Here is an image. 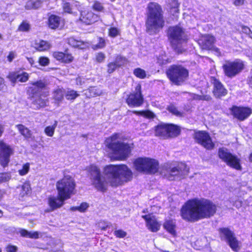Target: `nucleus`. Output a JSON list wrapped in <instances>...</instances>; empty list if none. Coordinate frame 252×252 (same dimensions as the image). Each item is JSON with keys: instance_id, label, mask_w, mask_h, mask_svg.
Listing matches in <instances>:
<instances>
[{"instance_id": "obj_1", "label": "nucleus", "mask_w": 252, "mask_h": 252, "mask_svg": "<svg viewBox=\"0 0 252 252\" xmlns=\"http://www.w3.org/2000/svg\"><path fill=\"white\" fill-rule=\"evenodd\" d=\"M89 171L93 185L101 191L106 189L108 183L112 187H116L132 178L131 171L125 164L105 166L103 171L104 177L101 176L99 169L95 165H91Z\"/></svg>"}, {"instance_id": "obj_2", "label": "nucleus", "mask_w": 252, "mask_h": 252, "mask_svg": "<svg viewBox=\"0 0 252 252\" xmlns=\"http://www.w3.org/2000/svg\"><path fill=\"white\" fill-rule=\"evenodd\" d=\"M216 206L206 199H193L188 201L182 208V218L189 222L210 218L215 214Z\"/></svg>"}, {"instance_id": "obj_3", "label": "nucleus", "mask_w": 252, "mask_h": 252, "mask_svg": "<svg viewBox=\"0 0 252 252\" xmlns=\"http://www.w3.org/2000/svg\"><path fill=\"white\" fill-rule=\"evenodd\" d=\"M165 24L162 6L158 2H149L145 20L146 32L150 34H157L164 27Z\"/></svg>"}, {"instance_id": "obj_4", "label": "nucleus", "mask_w": 252, "mask_h": 252, "mask_svg": "<svg viewBox=\"0 0 252 252\" xmlns=\"http://www.w3.org/2000/svg\"><path fill=\"white\" fill-rule=\"evenodd\" d=\"M121 135L120 133L114 132L104 140V144L110 158H128L131 154L133 143L119 141Z\"/></svg>"}, {"instance_id": "obj_5", "label": "nucleus", "mask_w": 252, "mask_h": 252, "mask_svg": "<svg viewBox=\"0 0 252 252\" xmlns=\"http://www.w3.org/2000/svg\"><path fill=\"white\" fill-rule=\"evenodd\" d=\"M32 86L28 87L27 94L29 99L32 100V104L36 106L37 109L44 108L47 105L49 100L47 97L49 92H41V90L46 87L47 84L41 80L31 83Z\"/></svg>"}, {"instance_id": "obj_6", "label": "nucleus", "mask_w": 252, "mask_h": 252, "mask_svg": "<svg viewBox=\"0 0 252 252\" xmlns=\"http://www.w3.org/2000/svg\"><path fill=\"white\" fill-rule=\"evenodd\" d=\"M167 36L171 47L176 53L182 54L185 51L182 44L187 42L188 36L183 27L179 24L169 27Z\"/></svg>"}, {"instance_id": "obj_7", "label": "nucleus", "mask_w": 252, "mask_h": 252, "mask_svg": "<svg viewBox=\"0 0 252 252\" xmlns=\"http://www.w3.org/2000/svg\"><path fill=\"white\" fill-rule=\"evenodd\" d=\"M166 77L170 82L176 86H181L188 79L189 70L184 66L179 64H173L166 70Z\"/></svg>"}, {"instance_id": "obj_8", "label": "nucleus", "mask_w": 252, "mask_h": 252, "mask_svg": "<svg viewBox=\"0 0 252 252\" xmlns=\"http://www.w3.org/2000/svg\"><path fill=\"white\" fill-rule=\"evenodd\" d=\"M75 187L74 179L70 175L64 176L56 184L58 195L62 196L66 200L69 199L75 193Z\"/></svg>"}, {"instance_id": "obj_9", "label": "nucleus", "mask_w": 252, "mask_h": 252, "mask_svg": "<svg viewBox=\"0 0 252 252\" xmlns=\"http://www.w3.org/2000/svg\"><path fill=\"white\" fill-rule=\"evenodd\" d=\"M155 135L163 139L174 138L181 132V127L173 124H161L155 126Z\"/></svg>"}, {"instance_id": "obj_10", "label": "nucleus", "mask_w": 252, "mask_h": 252, "mask_svg": "<svg viewBox=\"0 0 252 252\" xmlns=\"http://www.w3.org/2000/svg\"><path fill=\"white\" fill-rule=\"evenodd\" d=\"M133 164L137 171L148 174H155L159 169V163L155 158H136Z\"/></svg>"}, {"instance_id": "obj_11", "label": "nucleus", "mask_w": 252, "mask_h": 252, "mask_svg": "<svg viewBox=\"0 0 252 252\" xmlns=\"http://www.w3.org/2000/svg\"><path fill=\"white\" fill-rule=\"evenodd\" d=\"M245 67L244 62L240 59L226 61L221 67L224 75L230 79L235 77L241 73Z\"/></svg>"}, {"instance_id": "obj_12", "label": "nucleus", "mask_w": 252, "mask_h": 252, "mask_svg": "<svg viewBox=\"0 0 252 252\" xmlns=\"http://www.w3.org/2000/svg\"><path fill=\"white\" fill-rule=\"evenodd\" d=\"M189 167L183 162L179 163L177 166L164 165L161 170V174L169 180H174L178 178L179 175L187 174Z\"/></svg>"}, {"instance_id": "obj_13", "label": "nucleus", "mask_w": 252, "mask_h": 252, "mask_svg": "<svg viewBox=\"0 0 252 252\" xmlns=\"http://www.w3.org/2000/svg\"><path fill=\"white\" fill-rule=\"evenodd\" d=\"M125 100L130 108L140 107L144 104V97L142 94L141 84H137L136 85L134 91H132L127 94Z\"/></svg>"}, {"instance_id": "obj_14", "label": "nucleus", "mask_w": 252, "mask_h": 252, "mask_svg": "<svg viewBox=\"0 0 252 252\" xmlns=\"http://www.w3.org/2000/svg\"><path fill=\"white\" fill-rule=\"evenodd\" d=\"M193 138L195 141L207 150H213L215 146L209 133L204 130L194 132Z\"/></svg>"}, {"instance_id": "obj_15", "label": "nucleus", "mask_w": 252, "mask_h": 252, "mask_svg": "<svg viewBox=\"0 0 252 252\" xmlns=\"http://www.w3.org/2000/svg\"><path fill=\"white\" fill-rule=\"evenodd\" d=\"M220 232L221 239L225 240L233 251L237 252L240 250V243L233 232L227 228H220Z\"/></svg>"}, {"instance_id": "obj_16", "label": "nucleus", "mask_w": 252, "mask_h": 252, "mask_svg": "<svg viewBox=\"0 0 252 252\" xmlns=\"http://www.w3.org/2000/svg\"><path fill=\"white\" fill-rule=\"evenodd\" d=\"M229 110L233 118L240 122L245 121L252 114V109L248 106L232 105Z\"/></svg>"}, {"instance_id": "obj_17", "label": "nucleus", "mask_w": 252, "mask_h": 252, "mask_svg": "<svg viewBox=\"0 0 252 252\" xmlns=\"http://www.w3.org/2000/svg\"><path fill=\"white\" fill-rule=\"evenodd\" d=\"M210 81L213 85L212 94L216 98L220 99L227 94V89L219 79L215 76H210Z\"/></svg>"}, {"instance_id": "obj_18", "label": "nucleus", "mask_w": 252, "mask_h": 252, "mask_svg": "<svg viewBox=\"0 0 252 252\" xmlns=\"http://www.w3.org/2000/svg\"><path fill=\"white\" fill-rule=\"evenodd\" d=\"M52 55L56 61L64 64H69L74 61V57L68 49H65L63 51H53Z\"/></svg>"}, {"instance_id": "obj_19", "label": "nucleus", "mask_w": 252, "mask_h": 252, "mask_svg": "<svg viewBox=\"0 0 252 252\" xmlns=\"http://www.w3.org/2000/svg\"><path fill=\"white\" fill-rule=\"evenodd\" d=\"M99 16L91 10H84L80 12L79 20L85 25H91L99 20Z\"/></svg>"}, {"instance_id": "obj_20", "label": "nucleus", "mask_w": 252, "mask_h": 252, "mask_svg": "<svg viewBox=\"0 0 252 252\" xmlns=\"http://www.w3.org/2000/svg\"><path fill=\"white\" fill-rule=\"evenodd\" d=\"M30 77L29 74L25 71H11L8 73L6 78L10 82L11 85L14 87L18 82L25 83L28 81Z\"/></svg>"}, {"instance_id": "obj_21", "label": "nucleus", "mask_w": 252, "mask_h": 252, "mask_svg": "<svg viewBox=\"0 0 252 252\" xmlns=\"http://www.w3.org/2000/svg\"><path fill=\"white\" fill-rule=\"evenodd\" d=\"M142 218L145 220L146 226L151 232H156L160 229L161 224L158 221L155 216L149 214L143 215Z\"/></svg>"}, {"instance_id": "obj_22", "label": "nucleus", "mask_w": 252, "mask_h": 252, "mask_svg": "<svg viewBox=\"0 0 252 252\" xmlns=\"http://www.w3.org/2000/svg\"><path fill=\"white\" fill-rule=\"evenodd\" d=\"M216 41V38L214 35L206 34L199 40L198 44L202 50L210 51L213 48Z\"/></svg>"}, {"instance_id": "obj_23", "label": "nucleus", "mask_w": 252, "mask_h": 252, "mask_svg": "<svg viewBox=\"0 0 252 252\" xmlns=\"http://www.w3.org/2000/svg\"><path fill=\"white\" fill-rule=\"evenodd\" d=\"M66 199L62 196H50L48 198V204L50 208L51 211H54L60 208L63 206L64 201Z\"/></svg>"}, {"instance_id": "obj_24", "label": "nucleus", "mask_w": 252, "mask_h": 252, "mask_svg": "<svg viewBox=\"0 0 252 252\" xmlns=\"http://www.w3.org/2000/svg\"><path fill=\"white\" fill-rule=\"evenodd\" d=\"M65 89L62 87H58L52 91V99L54 103L59 106L64 100Z\"/></svg>"}, {"instance_id": "obj_25", "label": "nucleus", "mask_w": 252, "mask_h": 252, "mask_svg": "<svg viewBox=\"0 0 252 252\" xmlns=\"http://www.w3.org/2000/svg\"><path fill=\"white\" fill-rule=\"evenodd\" d=\"M63 22V20L61 17L55 14H51L48 17L47 25L50 29L55 30L58 29Z\"/></svg>"}, {"instance_id": "obj_26", "label": "nucleus", "mask_w": 252, "mask_h": 252, "mask_svg": "<svg viewBox=\"0 0 252 252\" xmlns=\"http://www.w3.org/2000/svg\"><path fill=\"white\" fill-rule=\"evenodd\" d=\"M14 153V149L2 140L0 141V158H9Z\"/></svg>"}, {"instance_id": "obj_27", "label": "nucleus", "mask_w": 252, "mask_h": 252, "mask_svg": "<svg viewBox=\"0 0 252 252\" xmlns=\"http://www.w3.org/2000/svg\"><path fill=\"white\" fill-rule=\"evenodd\" d=\"M16 127L17 128L20 134L26 139L29 140L33 138L32 132L28 127L22 124L17 125Z\"/></svg>"}, {"instance_id": "obj_28", "label": "nucleus", "mask_w": 252, "mask_h": 252, "mask_svg": "<svg viewBox=\"0 0 252 252\" xmlns=\"http://www.w3.org/2000/svg\"><path fill=\"white\" fill-rule=\"evenodd\" d=\"M51 47V44L46 40H40L35 43V49L38 52H45L49 50Z\"/></svg>"}, {"instance_id": "obj_29", "label": "nucleus", "mask_w": 252, "mask_h": 252, "mask_svg": "<svg viewBox=\"0 0 252 252\" xmlns=\"http://www.w3.org/2000/svg\"><path fill=\"white\" fill-rule=\"evenodd\" d=\"M102 94V90L96 86L90 87L86 92L87 97L89 98L100 96Z\"/></svg>"}, {"instance_id": "obj_30", "label": "nucleus", "mask_w": 252, "mask_h": 252, "mask_svg": "<svg viewBox=\"0 0 252 252\" xmlns=\"http://www.w3.org/2000/svg\"><path fill=\"white\" fill-rule=\"evenodd\" d=\"M167 5L169 9L170 12L173 15L179 12L180 3L177 0H167Z\"/></svg>"}, {"instance_id": "obj_31", "label": "nucleus", "mask_w": 252, "mask_h": 252, "mask_svg": "<svg viewBox=\"0 0 252 252\" xmlns=\"http://www.w3.org/2000/svg\"><path fill=\"white\" fill-rule=\"evenodd\" d=\"M69 1H63V9L64 12L71 14L74 6H77V2L74 0H69Z\"/></svg>"}, {"instance_id": "obj_32", "label": "nucleus", "mask_w": 252, "mask_h": 252, "mask_svg": "<svg viewBox=\"0 0 252 252\" xmlns=\"http://www.w3.org/2000/svg\"><path fill=\"white\" fill-rule=\"evenodd\" d=\"M229 166L238 170H241L242 167L240 164V160L239 158H222Z\"/></svg>"}, {"instance_id": "obj_33", "label": "nucleus", "mask_w": 252, "mask_h": 252, "mask_svg": "<svg viewBox=\"0 0 252 252\" xmlns=\"http://www.w3.org/2000/svg\"><path fill=\"white\" fill-rule=\"evenodd\" d=\"M79 95L78 92L73 89H68L67 91L65 90L64 97L67 100L71 102H73Z\"/></svg>"}, {"instance_id": "obj_34", "label": "nucleus", "mask_w": 252, "mask_h": 252, "mask_svg": "<svg viewBox=\"0 0 252 252\" xmlns=\"http://www.w3.org/2000/svg\"><path fill=\"white\" fill-rule=\"evenodd\" d=\"M131 112L137 116H141L147 119H153L155 117V114L150 110H143L140 111L133 110Z\"/></svg>"}, {"instance_id": "obj_35", "label": "nucleus", "mask_w": 252, "mask_h": 252, "mask_svg": "<svg viewBox=\"0 0 252 252\" xmlns=\"http://www.w3.org/2000/svg\"><path fill=\"white\" fill-rule=\"evenodd\" d=\"M112 62L119 68L125 66L128 61L126 57L121 54H118L115 56L114 60Z\"/></svg>"}, {"instance_id": "obj_36", "label": "nucleus", "mask_w": 252, "mask_h": 252, "mask_svg": "<svg viewBox=\"0 0 252 252\" xmlns=\"http://www.w3.org/2000/svg\"><path fill=\"white\" fill-rule=\"evenodd\" d=\"M163 226L164 228L166 229L169 233H170L172 235H175L176 224L174 221H173L172 220H166L164 222Z\"/></svg>"}, {"instance_id": "obj_37", "label": "nucleus", "mask_w": 252, "mask_h": 252, "mask_svg": "<svg viewBox=\"0 0 252 252\" xmlns=\"http://www.w3.org/2000/svg\"><path fill=\"white\" fill-rule=\"evenodd\" d=\"M41 3L39 0H29L27 1L25 8L28 10L36 9L40 6Z\"/></svg>"}, {"instance_id": "obj_38", "label": "nucleus", "mask_w": 252, "mask_h": 252, "mask_svg": "<svg viewBox=\"0 0 252 252\" xmlns=\"http://www.w3.org/2000/svg\"><path fill=\"white\" fill-rule=\"evenodd\" d=\"M219 158H236L232 155L227 149L224 147L220 148L218 150Z\"/></svg>"}, {"instance_id": "obj_39", "label": "nucleus", "mask_w": 252, "mask_h": 252, "mask_svg": "<svg viewBox=\"0 0 252 252\" xmlns=\"http://www.w3.org/2000/svg\"><path fill=\"white\" fill-rule=\"evenodd\" d=\"M92 8L93 10L98 12H104L105 11L103 4L98 0H94L93 1Z\"/></svg>"}, {"instance_id": "obj_40", "label": "nucleus", "mask_w": 252, "mask_h": 252, "mask_svg": "<svg viewBox=\"0 0 252 252\" xmlns=\"http://www.w3.org/2000/svg\"><path fill=\"white\" fill-rule=\"evenodd\" d=\"M133 73L135 76L141 79H145L147 76L145 70L140 67L135 68Z\"/></svg>"}, {"instance_id": "obj_41", "label": "nucleus", "mask_w": 252, "mask_h": 252, "mask_svg": "<svg viewBox=\"0 0 252 252\" xmlns=\"http://www.w3.org/2000/svg\"><path fill=\"white\" fill-rule=\"evenodd\" d=\"M30 24L26 21H23L18 26L17 31L21 32H28L30 31Z\"/></svg>"}, {"instance_id": "obj_42", "label": "nucleus", "mask_w": 252, "mask_h": 252, "mask_svg": "<svg viewBox=\"0 0 252 252\" xmlns=\"http://www.w3.org/2000/svg\"><path fill=\"white\" fill-rule=\"evenodd\" d=\"M108 36L111 38H115L121 35L120 30L114 27H110L108 30Z\"/></svg>"}, {"instance_id": "obj_43", "label": "nucleus", "mask_w": 252, "mask_h": 252, "mask_svg": "<svg viewBox=\"0 0 252 252\" xmlns=\"http://www.w3.org/2000/svg\"><path fill=\"white\" fill-rule=\"evenodd\" d=\"M193 98L198 101L202 100L206 101H210L212 99L210 94H195L193 96Z\"/></svg>"}, {"instance_id": "obj_44", "label": "nucleus", "mask_w": 252, "mask_h": 252, "mask_svg": "<svg viewBox=\"0 0 252 252\" xmlns=\"http://www.w3.org/2000/svg\"><path fill=\"white\" fill-rule=\"evenodd\" d=\"M171 62V60L169 58H164L162 57H159L157 59V64L158 65L163 67L167 64Z\"/></svg>"}, {"instance_id": "obj_45", "label": "nucleus", "mask_w": 252, "mask_h": 252, "mask_svg": "<svg viewBox=\"0 0 252 252\" xmlns=\"http://www.w3.org/2000/svg\"><path fill=\"white\" fill-rule=\"evenodd\" d=\"M38 63L42 66H46L49 64L50 60L45 56H40L38 58Z\"/></svg>"}, {"instance_id": "obj_46", "label": "nucleus", "mask_w": 252, "mask_h": 252, "mask_svg": "<svg viewBox=\"0 0 252 252\" xmlns=\"http://www.w3.org/2000/svg\"><path fill=\"white\" fill-rule=\"evenodd\" d=\"M118 68H118V67L114 63H113V62H111L108 63L107 64L106 71L108 74H111Z\"/></svg>"}, {"instance_id": "obj_47", "label": "nucleus", "mask_w": 252, "mask_h": 252, "mask_svg": "<svg viewBox=\"0 0 252 252\" xmlns=\"http://www.w3.org/2000/svg\"><path fill=\"white\" fill-rule=\"evenodd\" d=\"M167 110L172 114L179 117L182 116V113L179 111L177 108L174 105H171L168 106Z\"/></svg>"}, {"instance_id": "obj_48", "label": "nucleus", "mask_w": 252, "mask_h": 252, "mask_svg": "<svg viewBox=\"0 0 252 252\" xmlns=\"http://www.w3.org/2000/svg\"><path fill=\"white\" fill-rule=\"evenodd\" d=\"M56 128V125L52 126H47L44 129L45 133L49 137L53 136Z\"/></svg>"}, {"instance_id": "obj_49", "label": "nucleus", "mask_w": 252, "mask_h": 252, "mask_svg": "<svg viewBox=\"0 0 252 252\" xmlns=\"http://www.w3.org/2000/svg\"><path fill=\"white\" fill-rule=\"evenodd\" d=\"M11 179L9 173H0V183L8 181Z\"/></svg>"}, {"instance_id": "obj_50", "label": "nucleus", "mask_w": 252, "mask_h": 252, "mask_svg": "<svg viewBox=\"0 0 252 252\" xmlns=\"http://www.w3.org/2000/svg\"><path fill=\"white\" fill-rule=\"evenodd\" d=\"M105 40L101 37H99L98 38V43L95 45L96 49H102L105 46Z\"/></svg>"}, {"instance_id": "obj_51", "label": "nucleus", "mask_w": 252, "mask_h": 252, "mask_svg": "<svg viewBox=\"0 0 252 252\" xmlns=\"http://www.w3.org/2000/svg\"><path fill=\"white\" fill-rule=\"evenodd\" d=\"M30 164L27 163L23 165L22 169L19 170V173L22 176L25 175L28 172Z\"/></svg>"}, {"instance_id": "obj_52", "label": "nucleus", "mask_w": 252, "mask_h": 252, "mask_svg": "<svg viewBox=\"0 0 252 252\" xmlns=\"http://www.w3.org/2000/svg\"><path fill=\"white\" fill-rule=\"evenodd\" d=\"M31 190L30 186L29 184H25L22 187V195L28 194Z\"/></svg>"}, {"instance_id": "obj_53", "label": "nucleus", "mask_w": 252, "mask_h": 252, "mask_svg": "<svg viewBox=\"0 0 252 252\" xmlns=\"http://www.w3.org/2000/svg\"><path fill=\"white\" fill-rule=\"evenodd\" d=\"M105 58V54L101 52L98 53L95 56L96 61L99 63L103 62Z\"/></svg>"}, {"instance_id": "obj_54", "label": "nucleus", "mask_w": 252, "mask_h": 252, "mask_svg": "<svg viewBox=\"0 0 252 252\" xmlns=\"http://www.w3.org/2000/svg\"><path fill=\"white\" fill-rule=\"evenodd\" d=\"M114 233L117 237L120 238H124L126 235V232L121 229L115 230Z\"/></svg>"}, {"instance_id": "obj_55", "label": "nucleus", "mask_w": 252, "mask_h": 252, "mask_svg": "<svg viewBox=\"0 0 252 252\" xmlns=\"http://www.w3.org/2000/svg\"><path fill=\"white\" fill-rule=\"evenodd\" d=\"M89 207V205L86 202H83L79 206V211L80 212H84Z\"/></svg>"}, {"instance_id": "obj_56", "label": "nucleus", "mask_w": 252, "mask_h": 252, "mask_svg": "<svg viewBox=\"0 0 252 252\" xmlns=\"http://www.w3.org/2000/svg\"><path fill=\"white\" fill-rule=\"evenodd\" d=\"M17 247L15 246L9 245L6 248L7 252H16L17 251Z\"/></svg>"}, {"instance_id": "obj_57", "label": "nucleus", "mask_w": 252, "mask_h": 252, "mask_svg": "<svg viewBox=\"0 0 252 252\" xmlns=\"http://www.w3.org/2000/svg\"><path fill=\"white\" fill-rule=\"evenodd\" d=\"M29 238L37 239L39 238V233L37 231L30 232Z\"/></svg>"}, {"instance_id": "obj_58", "label": "nucleus", "mask_w": 252, "mask_h": 252, "mask_svg": "<svg viewBox=\"0 0 252 252\" xmlns=\"http://www.w3.org/2000/svg\"><path fill=\"white\" fill-rule=\"evenodd\" d=\"M9 162V158H0V164L3 167H6Z\"/></svg>"}, {"instance_id": "obj_59", "label": "nucleus", "mask_w": 252, "mask_h": 252, "mask_svg": "<svg viewBox=\"0 0 252 252\" xmlns=\"http://www.w3.org/2000/svg\"><path fill=\"white\" fill-rule=\"evenodd\" d=\"M6 87L4 79L2 77H0V91L6 89Z\"/></svg>"}, {"instance_id": "obj_60", "label": "nucleus", "mask_w": 252, "mask_h": 252, "mask_svg": "<svg viewBox=\"0 0 252 252\" xmlns=\"http://www.w3.org/2000/svg\"><path fill=\"white\" fill-rule=\"evenodd\" d=\"M15 55L14 52L10 51L9 52L8 55L7 57V60L9 62H11L14 58H15Z\"/></svg>"}, {"instance_id": "obj_61", "label": "nucleus", "mask_w": 252, "mask_h": 252, "mask_svg": "<svg viewBox=\"0 0 252 252\" xmlns=\"http://www.w3.org/2000/svg\"><path fill=\"white\" fill-rule=\"evenodd\" d=\"M29 232H30L29 231H28L24 229H22L20 230V233L21 235L22 236L25 237L29 238Z\"/></svg>"}, {"instance_id": "obj_62", "label": "nucleus", "mask_w": 252, "mask_h": 252, "mask_svg": "<svg viewBox=\"0 0 252 252\" xmlns=\"http://www.w3.org/2000/svg\"><path fill=\"white\" fill-rule=\"evenodd\" d=\"M245 0H234L233 3L234 5L238 6L243 5Z\"/></svg>"}, {"instance_id": "obj_63", "label": "nucleus", "mask_w": 252, "mask_h": 252, "mask_svg": "<svg viewBox=\"0 0 252 252\" xmlns=\"http://www.w3.org/2000/svg\"><path fill=\"white\" fill-rule=\"evenodd\" d=\"M240 27L242 30H243L245 32L250 31V28L246 26L241 25H240Z\"/></svg>"}, {"instance_id": "obj_64", "label": "nucleus", "mask_w": 252, "mask_h": 252, "mask_svg": "<svg viewBox=\"0 0 252 252\" xmlns=\"http://www.w3.org/2000/svg\"><path fill=\"white\" fill-rule=\"evenodd\" d=\"M247 84L250 87L252 88V75L248 78Z\"/></svg>"}]
</instances>
